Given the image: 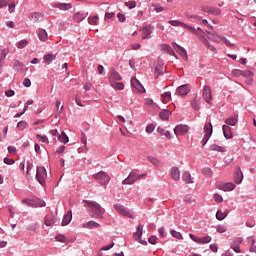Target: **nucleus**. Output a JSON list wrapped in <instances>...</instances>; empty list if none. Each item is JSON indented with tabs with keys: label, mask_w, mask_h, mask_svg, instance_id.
Returning a JSON list of instances; mask_svg holds the SVG:
<instances>
[{
	"label": "nucleus",
	"mask_w": 256,
	"mask_h": 256,
	"mask_svg": "<svg viewBox=\"0 0 256 256\" xmlns=\"http://www.w3.org/2000/svg\"><path fill=\"white\" fill-rule=\"evenodd\" d=\"M85 207L88 209L91 217L94 219H103V215H105V209L101 207V205L95 201L85 200Z\"/></svg>",
	"instance_id": "f257e3e1"
},
{
	"label": "nucleus",
	"mask_w": 256,
	"mask_h": 256,
	"mask_svg": "<svg viewBox=\"0 0 256 256\" xmlns=\"http://www.w3.org/2000/svg\"><path fill=\"white\" fill-rule=\"evenodd\" d=\"M123 77L115 68L110 69L108 73V81L113 89H116L117 91H123L125 89V84L123 82H117L122 81Z\"/></svg>",
	"instance_id": "f03ea898"
},
{
	"label": "nucleus",
	"mask_w": 256,
	"mask_h": 256,
	"mask_svg": "<svg viewBox=\"0 0 256 256\" xmlns=\"http://www.w3.org/2000/svg\"><path fill=\"white\" fill-rule=\"evenodd\" d=\"M115 211L119 213V215H122L123 217H129L130 219H134L135 216H133V213L129 211V209L125 208L122 204H115L114 205Z\"/></svg>",
	"instance_id": "7ed1b4c3"
},
{
	"label": "nucleus",
	"mask_w": 256,
	"mask_h": 256,
	"mask_svg": "<svg viewBox=\"0 0 256 256\" xmlns=\"http://www.w3.org/2000/svg\"><path fill=\"white\" fill-rule=\"evenodd\" d=\"M36 179L40 183V185H45V180L47 179V170L45 169V167H37Z\"/></svg>",
	"instance_id": "20e7f679"
},
{
	"label": "nucleus",
	"mask_w": 256,
	"mask_h": 256,
	"mask_svg": "<svg viewBox=\"0 0 256 256\" xmlns=\"http://www.w3.org/2000/svg\"><path fill=\"white\" fill-rule=\"evenodd\" d=\"M141 177H145V174H137L135 172H130L128 177L122 181V185H133L137 179H141Z\"/></svg>",
	"instance_id": "39448f33"
},
{
	"label": "nucleus",
	"mask_w": 256,
	"mask_h": 256,
	"mask_svg": "<svg viewBox=\"0 0 256 256\" xmlns=\"http://www.w3.org/2000/svg\"><path fill=\"white\" fill-rule=\"evenodd\" d=\"M22 203L28 205V207H45V202L39 198L35 199H23Z\"/></svg>",
	"instance_id": "423d86ee"
},
{
	"label": "nucleus",
	"mask_w": 256,
	"mask_h": 256,
	"mask_svg": "<svg viewBox=\"0 0 256 256\" xmlns=\"http://www.w3.org/2000/svg\"><path fill=\"white\" fill-rule=\"evenodd\" d=\"M94 179H96L97 181H99L101 183V185H107V183H109V181H111V177H109V175H107V173L100 171L97 174L93 175Z\"/></svg>",
	"instance_id": "0eeeda50"
},
{
	"label": "nucleus",
	"mask_w": 256,
	"mask_h": 256,
	"mask_svg": "<svg viewBox=\"0 0 256 256\" xmlns=\"http://www.w3.org/2000/svg\"><path fill=\"white\" fill-rule=\"evenodd\" d=\"M172 47L175 49L176 53H179L184 61H189V56L187 55V50H185V48L175 42L172 43Z\"/></svg>",
	"instance_id": "6e6552de"
},
{
	"label": "nucleus",
	"mask_w": 256,
	"mask_h": 256,
	"mask_svg": "<svg viewBox=\"0 0 256 256\" xmlns=\"http://www.w3.org/2000/svg\"><path fill=\"white\" fill-rule=\"evenodd\" d=\"M189 237L194 241V243H198L199 245L211 243V236L197 237L194 234H189Z\"/></svg>",
	"instance_id": "1a4fd4ad"
},
{
	"label": "nucleus",
	"mask_w": 256,
	"mask_h": 256,
	"mask_svg": "<svg viewBox=\"0 0 256 256\" xmlns=\"http://www.w3.org/2000/svg\"><path fill=\"white\" fill-rule=\"evenodd\" d=\"M174 133H175L176 137H181L183 135H187V133H189V126L183 125V124L177 125L174 128Z\"/></svg>",
	"instance_id": "9d476101"
},
{
	"label": "nucleus",
	"mask_w": 256,
	"mask_h": 256,
	"mask_svg": "<svg viewBox=\"0 0 256 256\" xmlns=\"http://www.w3.org/2000/svg\"><path fill=\"white\" fill-rule=\"evenodd\" d=\"M142 235H143V225L139 224L137 227V231L134 233V239L138 241V243H141V245H147V241L141 240Z\"/></svg>",
	"instance_id": "9b49d317"
},
{
	"label": "nucleus",
	"mask_w": 256,
	"mask_h": 256,
	"mask_svg": "<svg viewBox=\"0 0 256 256\" xmlns=\"http://www.w3.org/2000/svg\"><path fill=\"white\" fill-rule=\"evenodd\" d=\"M202 97L206 103L211 104V101H213V96L211 95V87L204 86L202 91Z\"/></svg>",
	"instance_id": "f8f14e48"
},
{
	"label": "nucleus",
	"mask_w": 256,
	"mask_h": 256,
	"mask_svg": "<svg viewBox=\"0 0 256 256\" xmlns=\"http://www.w3.org/2000/svg\"><path fill=\"white\" fill-rule=\"evenodd\" d=\"M189 91H191V86H189V84H184L176 89V95L185 97V95H189Z\"/></svg>",
	"instance_id": "ddd939ff"
},
{
	"label": "nucleus",
	"mask_w": 256,
	"mask_h": 256,
	"mask_svg": "<svg viewBox=\"0 0 256 256\" xmlns=\"http://www.w3.org/2000/svg\"><path fill=\"white\" fill-rule=\"evenodd\" d=\"M131 85H132L133 89H135V91H137V93H145V88L143 87L141 82H139V80H137V78L131 79Z\"/></svg>",
	"instance_id": "4468645a"
},
{
	"label": "nucleus",
	"mask_w": 256,
	"mask_h": 256,
	"mask_svg": "<svg viewBox=\"0 0 256 256\" xmlns=\"http://www.w3.org/2000/svg\"><path fill=\"white\" fill-rule=\"evenodd\" d=\"M140 31L142 32V39H151V33H153V28L151 27V25L141 28Z\"/></svg>",
	"instance_id": "2eb2a0df"
},
{
	"label": "nucleus",
	"mask_w": 256,
	"mask_h": 256,
	"mask_svg": "<svg viewBox=\"0 0 256 256\" xmlns=\"http://www.w3.org/2000/svg\"><path fill=\"white\" fill-rule=\"evenodd\" d=\"M57 220L53 214H48L45 216L44 224L46 227H53L54 223H56Z\"/></svg>",
	"instance_id": "dca6fc26"
},
{
	"label": "nucleus",
	"mask_w": 256,
	"mask_h": 256,
	"mask_svg": "<svg viewBox=\"0 0 256 256\" xmlns=\"http://www.w3.org/2000/svg\"><path fill=\"white\" fill-rule=\"evenodd\" d=\"M234 181L237 185L243 183V172L241 171V168H236L234 172Z\"/></svg>",
	"instance_id": "f3484780"
},
{
	"label": "nucleus",
	"mask_w": 256,
	"mask_h": 256,
	"mask_svg": "<svg viewBox=\"0 0 256 256\" xmlns=\"http://www.w3.org/2000/svg\"><path fill=\"white\" fill-rule=\"evenodd\" d=\"M73 219V212L69 210L63 217L62 220V226L65 227L66 225H69L71 223V220Z\"/></svg>",
	"instance_id": "a211bd4d"
},
{
	"label": "nucleus",
	"mask_w": 256,
	"mask_h": 256,
	"mask_svg": "<svg viewBox=\"0 0 256 256\" xmlns=\"http://www.w3.org/2000/svg\"><path fill=\"white\" fill-rule=\"evenodd\" d=\"M83 229H97L101 227V224L95 222V221H89L84 224H82Z\"/></svg>",
	"instance_id": "6ab92c4d"
},
{
	"label": "nucleus",
	"mask_w": 256,
	"mask_h": 256,
	"mask_svg": "<svg viewBox=\"0 0 256 256\" xmlns=\"http://www.w3.org/2000/svg\"><path fill=\"white\" fill-rule=\"evenodd\" d=\"M171 177L174 181H179L181 179V171H179V168L172 167L171 169Z\"/></svg>",
	"instance_id": "aec40b11"
},
{
	"label": "nucleus",
	"mask_w": 256,
	"mask_h": 256,
	"mask_svg": "<svg viewBox=\"0 0 256 256\" xmlns=\"http://www.w3.org/2000/svg\"><path fill=\"white\" fill-rule=\"evenodd\" d=\"M183 29H186V30H188L189 31V33H192V35H197V37H203V35H200L198 32H197V28H195V27H193V26H191V25H189V24H183Z\"/></svg>",
	"instance_id": "412c9836"
},
{
	"label": "nucleus",
	"mask_w": 256,
	"mask_h": 256,
	"mask_svg": "<svg viewBox=\"0 0 256 256\" xmlns=\"http://www.w3.org/2000/svg\"><path fill=\"white\" fill-rule=\"evenodd\" d=\"M162 51H165L166 53H168V55H171L172 57H175L176 59H178L177 54H175V51L173 50V48H171V46L163 44L161 46Z\"/></svg>",
	"instance_id": "4be33fe9"
},
{
	"label": "nucleus",
	"mask_w": 256,
	"mask_h": 256,
	"mask_svg": "<svg viewBox=\"0 0 256 256\" xmlns=\"http://www.w3.org/2000/svg\"><path fill=\"white\" fill-rule=\"evenodd\" d=\"M200 37L202 39V43L207 47V49L212 51V53H217V48L211 45V43H209V40H207V38H205L204 36H200Z\"/></svg>",
	"instance_id": "5701e85b"
},
{
	"label": "nucleus",
	"mask_w": 256,
	"mask_h": 256,
	"mask_svg": "<svg viewBox=\"0 0 256 256\" xmlns=\"http://www.w3.org/2000/svg\"><path fill=\"white\" fill-rule=\"evenodd\" d=\"M235 184H233V182H228V183H224L222 184L219 189L220 191H233V189H235Z\"/></svg>",
	"instance_id": "b1692460"
},
{
	"label": "nucleus",
	"mask_w": 256,
	"mask_h": 256,
	"mask_svg": "<svg viewBox=\"0 0 256 256\" xmlns=\"http://www.w3.org/2000/svg\"><path fill=\"white\" fill-rule=\"evenodd\" d=\"M222 129H223L224 137L226 139H233V133L231 132V127L224 125Z\"/></svg>",
	"instance_id": "393cba45"
},
{
	"label": "nucleus",
	"mask_w": 256,
	"mask_h": 256,
	"mask_svg": "<svg viewBox=\"0 0 256 256\" xmlns=\"http://www.w3.org/2000/svg\"><path fill=\"white\" fill-rule=\"evenodd\" d=\"M57 59V54H46L44 55V61L47 63V65H51L53 61Z\"/></svg>",
	"instance_id": "a878e982"
},
{
	"label": "nucleus",
	"mask_w": 256,
	"mask_h": 256,
	"mask_svg": "<svg viewBox=\"0 0 256 256\" xmlns=\"http://www.w3.org/2000/svg\"><path fill=\"white\" fill-rule=\"evenodd\" d=\"M204 133L206 136L211 137L213 135V124L207 123L204 125Z\"/></svg>",
	"instance_id": "bb28decb"
},
{
	"label": "nucleus",
	"mask_w": 256,
	"mask_h": 256,
	"mask_svg": "<svg viewBox=\"0 0 256 256\" xmlns=\"http://www.w3.org/2000/svg\"><path fill=\"white\" fill-rule=\"evenodd\" d=\"M38 38L40 39V41H47V39H49V35L47 34V31H45V29H40L38 32Z\"/></svg>",
	"instance_id": "cd10ccee"
},
{
	"label": "nucleus",
	"mask_w": 256,
	"mask_h": 256,
	"mask_svg": "<svg viewBox=\"0 0 256 256\" xmlns=\"http://www.w3.org/2000/svg\"><path fill=\"white\" fill-rule=\"evenodd\" d=\"M170 115H171V111L169 110H162L159 114L160 119H162V121H168Z\"/></svg>",
	"instance_id": "c85d7f7f"
},
{
	"label": "nucleus",
	"mask_w": 256,
	"mask_h": 256,
	"mask_svg": "<svg viewBox=\"0 0 256 256\" xmlns=\"http://www.w3.org/2000/svg\"><path fill=\"white\" fill-rule=\"evenodd\" d=\"M227 215H229V211L225 210V212H222L218 210L216 213V219H218V221H223Z\"/></svg>",
	"instance_id": "c756f323"
},
{
	"label": "nucleus",
	"mask_w": 256,
	"mask_h": 256,
	"mask_svg": "<svg viewBox=\"0 0 256 256\" xmlns=\"http://www.w3.org/2000/svg\"><path fill=\"white\" fill-rule=\"evenodd\" d=\"M182 180L185 181L187 184L193 183V178H191V173L187 171L183 173Z\"/></svg>",
	"instance_id": "7c9ffc66"
},
{
	"label": "nucleus",
	"mask_w": 256,
	"mask_h": 256,
	"mask_svg": "<svg viewBox=\"0 0 256 256\" xmlns=\"http://www.w3.org/2000/svg\"><path fill=\"white\" fill-rule=\"evenodd\" d=\"M210 151H218L219 153H225V148L217 144L210 145Z\"/></svg>",
	"instance_id": "2f4dec72"
},
{
	"label": "nucleus",
	"mask_w": 256,
	"mask_h": 256,
	"mask_svg": "<svg viewBox=\"0 0 256 256\" xmlns=\"http://www.w3.org/2000/svg\"><path fill=\"white\" fill-rule=\"evenodd\" d=\"M55 7L57 9H61L62 11H67V10L71 9V4L58 3V4L55 5Z\"/></svg>",
	"instance_id": "473e14b6"
},
{
	"label": "nucleus",
	"mask_w": 256,
	"mask_h": 256,
	"mask_svg": "<svg viewBox=\"0 0 256 256\" xmlns=\"http://www.w3.org/2000/svg\"><path fill=\"white\" fill-rule=\"evenodd\" d=\"M226 125H231L232 127H235L237 125V118L236 117H229L225 120Z\"/></svg>",
	"instance_id": "72a5a7b5"
},
{
	"label": "nucleus",
	"mask_w": 256,
	"mask_h": 256,
	"mask_svg": "<svg viewBox=\"0 0 256 256\" xmlns=\"http://www.w3.org/2000/svg\"><path fill=\"white\" fill-rule=\"evenodd\" d=\"M161 97H162V102L167 104L169 103V101H171V92H165L161 94Z\"/></svg>",
	"instance_id": "f704fd0d"
},
{
	"label": "nucleus",
	"mask_w": 256,
	"mask_h": 256,
	"mask_svg": "<svg viewBox=\"0 0 256 256\" xmlns=\"http://www.w3.org/2000/svg\"><path fill=\"white\" fill-rule=\"evenodd\" d=\"M58 140L60 143H69V136H67L65 132H62L60 135H58Z\"/></svg>",
	"instance_id": "c9c22d12"
},
{
	"label": "nucleus",
	"mask_w": 256,
	"mask_h": 256,
	"mask_svg": "<svg viewBox=\"0 0 256 256\" xmlns=\"http://www.w3.org/2000/svg\"><path fill=\"white\" fill-rule=\"evenodd\" d=\"M9 53L8 49H2L0 50V63H4L5 58L7 57V54Z\"/></svg>",
	"instance_id": "e433bc0d"
},
{
	"label": "nucleus",
	"mask_w": 256,
	"mask_h": 256,
	"mask_svg": "<svg viewBox=\"0 0 256 256\" xmlns=\"http://www.w3.org/2000/svg\"><path fill=\"white\" fill-rule=\"evenodd\" d=\"M169 25H172V27H183L185 24L184 22H181L179 20H170L168 21Z\"/></svg>",
	"instance_id": "4c0bfd02"
},
{
	"label": "nucleus",
	"mask_w": 256,
	"mask_h": 256,
	"mask_svg": "<svg viewBox=\"0 0 256 256\" xmlns=\"http://www.w3.org/2000/svg\"><path fill=\"white\" fill-rule=\"evenodd\" d=\"M155 72L157 75H163V73H165V66H163V64H158L156 66Z\"/></svg>",
	"instance_id": "58836bf2"
},
{
	"label": "nucleus",
	"mask_w": 256,
	"mask_h": 256,
	"mask_svg": "<svg viewBox=\"0 0 256 256\" xmlns=\"http://www.w3.org/2000/svg\"><path fill=\"white\" fill-rule=\"evenodd\" d=\"M207 13H211V15H221V10L219 8H208Z\"/></svg>",
	"instance_id": "ea45409f"
},
{
	"label": "nucleus",
	"mask_w": 256,
	"mask_h": 256,
	"mask_svg": "<svg viewBox=\"0 0 256 256\" xmlns=\"http://www.w3.org/2000/svg\"><path fill=\"white\" fill-rule=\"evenodd\" d=\"M124 5L125 7H128V9H135V7H137V2L135 0H130L125 2Z\"/></svg>",
	"instance_id": "a19ab883"
},
{
	"label": "nucleus",
	"mask_w": 256,
	"mask_h": 256,
	"mask_svg": "<svg viewBox=\"0 0 256 256\" xmlns=\"http://www.w3.org/2000/svg\"><path fill=\"white\" fill-rule=\"evenodd\" d=\"M26 128H27L26 121H20L17 123V129H19V131H25Z\"/></svg>",
	"instance_id": "79ce46f5"
},
{
	"label": "nucleus",
	"mask_w": 256,
	"mask_h": 256,
	"mask_svg": "<svg viewBox=\"0 0 256 256\" xmlns=\"http://www.w3.org/2000/svg\"><path fill=\"white\" fill-rule=\"evenodd\" d=\"M99 22V16H94V17H89L88 18V23L90 25H97V23Z\"/></svg>",
	"instance_id": "37998d69"
},
{
	"label": "nucleus",
	"mask_w": 256,
	"mask_h": 256,
	"mask_svg": "<svg viewBox=\"0 0 256 256\" xmlns=\"http://www.w3.org/2000/svg\"><path fill=\"white\" fill-rule=\"evenodd\" d=\"M39 229V223L35 222V223H32L30 224L28 227H27V230L28 231H37Z\"/></svg>",
	"instance_id": "c03bdc74"
},
{
	"label": "nucleus",
	"mask_w": 256,
	"mask_h": 256,
	"mask_svg": "<svg viewBox=\"0 0 256 256\" xmlns=\"http://www.w3.org/2000/svg\"><path fill=\"white\" fill-rule=\"evenodd\" d=\"M29 45V41L27 40H21L18 42V49H25V47H27Z\"/></svg>",
	"instance_id": "a18cd8bd"
},
{
	"label": "nucleus",
	"mask_w": 256,
	"mask_h": 256,
	"mask_svg": "<svg viewBox=\"0 0 256 256\" xmlns=\"http://www.w3.org/2000/svg\"><path fill=\"white\" fill-rule=\"evenodd\" d=\"M191 105L193 109H195V111H199V100H197V97L193 99V101L191 102Z\"/></svg>",
	"instance_id": "49530a36"
},
{
	"label": "nucleus",
	"mask_w": 256,
	"mask_h": 256,
	"mask_svg": "<svg viewBox=\"0 0 256 256\" xmlns=\"http://www.w3.org/2000/svg\"><path fill=\"white\" fill-rule=\"evenodd\" d=\"M74 19H75V21H77V23H81V21H83V19H85V16L81 13H76L74 15Z\"/></svg>",
	"instance_id": "de8ad7c7"
},
{
	"label": "nucleus",
	"mask_w": 256,
	"mask_h": 256,
	"mask_svg": "<svg viewBox=\"0 0 256 256\" xmlns=\"http://www.w3.org/2000/svg\"><path fill=\"white\" fill-rule=\"evenodd\" d=\"M37 139L40 140L42 143H49V138L47 136H43L41 134L36 135Z\"/></svg>",
	"instance_id": "09e8293b"
},
{
	"label": "nucleus",
	"mask_w": 256,
	"mask_h": 256,
	"mask_svg": "<svg viewBox=\"0 0 256 256\" xmlns=\"http://www.w3.org/2000/svg\"><path fill=\"white\" fill-rule=\"evenodd\" d=\"M217 233H227V226H225V225H218Z\"/></svg>",
	"instance_id": "8fccbe9b"
},
{
	"label": "nucleus",
	"mask_w": 256,
	"mask_h": 256,
	"mask_svg": "<svg viewBox=\"0 0 256 256\" xmlns=\"http://www.w3.org/2000/svg\"><path fill=\"white\" fill-rule=\"evenodd\" d=\"M171 235L172 237H175V239H183V236L181 235V233L175 230H171Z\"/></svg>",
	"instance_id": "3c124183"
},
{
	"label": "nucleus",
	"mask_w": 256,
	"mask_h": 256,
	"mask_svg": "<svg viewBox=\"0 0 256 256\" xmlns=\"http://www.w3.org/2000/svg\"><path fill=\"white\" fill-rule=\"evenodd\" d=\"M214 201L216 203H223V196H221L220 194L216 193L214 194Z\"/></svg>",
	"instance_id": "603ef678"
},
{
	"label": "nucleus",
	"mask_w": 256,
	"mask_h": 256,
	"mask_svg": "<svg viewBox=\"0 0 256 256\" xmlns=\"http://www.w3.org/2000/svg\"><path fill=\"white\" fill-rule=\"evenodd\" d=\"M184 201L186 202V203H195V198H193V196H191V195H186L185 197H184Z\"/></svg>",
	"instance_id": "864d4df0"
},
{
	"label": "nucleus",
	"mask_w": 256,
	"mask_h": 256,
	"mask_svg": "<svg viewBox=\"0 0 256 256\" xmlns=\"http://www.w3.org/2000/svg\"><path fill=\"white\" fill-rule=\"evenodd\" d=\"M232 75H233V77H241V75H243V71H241L239 69H234V70H232Z\"/></svg>",
	"instance_id": "5fc2aeb1"
},
{
	"label": "nucleus",
	"mask_w": 256,
	"mask_h": 256,
	"mask_svg": "<svg viewBox=\"0 0 256 256\" xmlns=\"http://www.w3.org/2000/svg\"><path fill=\"white\" fill-rule=\"evenodd\" d=\"M14 67L15 69H17V71H21V69H23V63H21L20 61H15L14 62Z\"/></svg>",
	"instance_id": "6e6d98bb"
},
{
	"label": "nucleus",
	"mask_w": 256,
	"mask_h": 256,
	"mask_svg": "<svg viewBox=\"0 0 256 256\" xmlns=\"http://www.w3.org/2000/svg\"><path fill=\"white\" fill-rule=\"evenodd\" d=\"M113 17H115V13H113V12H107V13L105 14L104 20L109 21L110 19H113Z\"/></svg>",
	"instance_id": "4d7b16f0"
},
{
	"label": "nucleus",
	"mask_w": 256,
	"mask_h": 256,
	"mask_svg": "<svg viewBox=\"0 0 256 256\" xmlns=\"http://www.w3.org/2000/svg\"><path fill=\"white\" fill-rule=\"evenodd\" d=\"M31 19L32 21L37 22L39 19H41V15L39 13H33L31 14Z\"/></svg>",
	"instance_id": "13d9d810"
},
{
	"label": "nucleus",
	"mask_w": 256,
	"mask_h": 256,
	"mask_svg": "<svg viewBox=\"0 0 256 256\" xmlns=\"http://www.w3.org/2000/svg\"><path fill=\"white\" fill-rule=\"evenodd\" d=\"M114 245H115V243L112 242V243L109 244V245L103 246V247L100 249V251H109V249H113Z\"/></svg>",
	"instance_id": "bf43d9fd"
},
{
	"label": "nucleus",
	"mask_w": 256,
	"mask_h": 256,
	"mask_svg": "<svg viewBox=\"0 0 256 256\" xmlns=\"http://www.w3.org/2000/svg\"><path fill=\"white\" fill-rule=\"evenodd\" d=\"M153 131H155V125L150 124L146 126V133H153Z\"/></svg>",
	"instance_id": "052dcab7"
},
{
	"label": "nucleus",
	"mask_w": 256,
	"mask_h": 256,
	"mask_svg": "<svg viewBox=\"0 0 256 256\" xmlns=\"http://www.w3.org/2000/svg\"><path fill=\"white\" fill-rule=\"evenodd\" d=\"M32 169H33V162L28 161L27 162V171H26L27 175H30V172Z\"/></svg>",
	"instance_id": "680f3d73"
},
{
	"label": "nucleus",
	"mask_w": 256,
	"mask_h": 256,
	"mask_svg": "<svg viewBox=\"0 0 256 256\" xmlns=\"http://www.w3.org/2000/svg\"><path fill=\"white\" fill-rule=\"evenodd\" d=\"M242 76L251 78L253 76V72H251V70L244 71V72H242Z\"/></svg>",
	"instance_id": "e2e57ef3"
},
{
	"label": "nucleus",
	"mask_w": 256,
	"mask_h": 256,
	"mask_svg": "<svg viewBox=\"0 0 256 256\" xmlns=\"http://www.w3.org/2000/svg\"><path fill=\"white\" fill-rule=\"evenodd\" d=\"M203 174L206 175L207 177H211V175H213V172L211 171V168H205L203 170Z\"/></svg>",
	"instance_id": "0e129e2a"
},
{
	"label": "nucleus",
	"mask_w": 256,
	"mask_h": 256,
	"mask_svg": "<svg viewBox=\"0 0 256 256\" xmlns=\"http://www.w3.org/2000/svg\"><path fill=\"white\" fill-rule=\"evenodd\" d=\"M4 163L6 165H13V163H15V160L6 157V158H4Z\"/></svg>",
	"instance_id": "69168bd1"
},
{
	"label": "nucleus",
	"mask_w": 256,
	"mask_h": 256,
	"mask_svg": "<svg viewBox=\"0 0 256 256\" xmlns=\"http://www.w3.org/2000/svg\"><path fill=\"white\" fill-rule=\"evenodd\" d=\"M118 20L120 21V23H125V15L122 13H118L117 14Z\"/></svg>",
	"instance_id": "338daca9"
},
{
	"label": "nucleus",
	"mask_w": 256,
	"mask_h": 256,
	"mask_svg": "<svg viewBox=\"0 0 256 256\" xmlns=\"http://www.w3.org/2000/svg\"><path fill=\"white\" fill-rule=\"evenodd\" d=\"M24 87H31V80L29 78H25L23 81Z\"/></svg>",
	"instance_id": "774afa93"
}]
</instances>
